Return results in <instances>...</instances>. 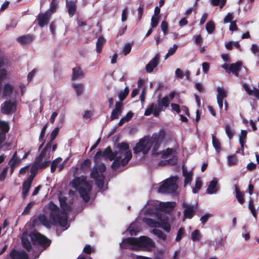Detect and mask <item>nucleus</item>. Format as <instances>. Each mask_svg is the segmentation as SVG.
<instances>
[{
  "instance_id": "obj_1",
  "label": "nucleus",
  "mask_w": 259,
  "mask_h": 259,
  "mask_svg": "<svg viewBox=\"0 0 259 259\" xmlns=\"http://www.w3.org/2000/svg\"><path fill=\"white\" fill-rule=\"evenodd\" d=\"M164 137L165 132L163 131H161L158 133H155L153 134L152 137H144L140 140L139 142L134 148V153L137 154L142 152L144 154H146L153 146L152 155H159V153H157V151L159 149Z\"/></svg>"
},
{
  "instance_id": "obj_2",
  "label": "nucleus",
  "mask_w": 259,
  "mask_h": 259,
  "mask_svg": "<svg viewBox=\"0 0 259 259\" xmlns=\"http://www.w3.org/2000/svg\"><path fill=\"white\" fill-rule=\"evenodd\" d=\"M132 245L135 247L131 248L135 250L139 248L144 250L149 251L155 247L154 242L150 238L141 236L139 238L128 237L124 238L120 246L123 249L129 248V246Z\"/></svg>"
},
{
  "instance_id": "obj_3",
  "label": "nucleus",
  "mask_w": 259,
  "mask_h": 259,
  "mask_svg": "<svg viewBox=\"0 0 259 259\" xmlns=\"http://www.w3.org/2000/svg\"><path fill=\"white\" fill-rule=\"evenodd\" d=\"M72 186L74 188L78 190L80 197L85 202H88L90 199L89 193L92 190V186L88 181L87 178L76 177L72 181Z\"/></svg>"
},
{
  "instance_id": "obj_4",
  "label": "nucleus",
  "mask_w": 259,
  "mask_h": 259,
  "mask_svg": "<svg viewBox=\"0 0 259 259\" xmlns=\"http://www.w3.org/2000/svg\"><path fill=\"white\" fill-rule=\"evenodd\" d=\"M49 209L51 212L50 219L52 224L65 227L67 223V215L64 210H60L58 207L52 201L49 204Z\"/></svg>"
},
{
  "instance_id": "obj_5",
  "label": "nucleus",
  "mask_w": 259,
  "mask_h": 259,
  "mask_svg": "<svg viewBox=\"0 0 259 259\" xmlns=\"http://www.w3.org/2000/svg\"><path fill=\"white\" fill-rule=\"evenodd\" d=\"M169 101L167 96L163 97L161 100H158V105L154 103L149 104L146 108L144 115L149 116L151 114L155 117H158L160 113L163 110V107H167L169 106Z\"/></svg>"
},
{
  "instance_id": "obj_6",
  "label": "nucleus",
  "mask_w": 259,
  "mask_h": 259,
  "mask_svg": "<svg viewBox=\"0 0 259 259\" xmlns=\"http://www.w3.org/2000/svg\"><path fill=\"white\" fill-rule=\"evenodd\" d=\"M178 177H171L164 181L163 184L158 188V192L161 193L171 194L175 193L178 189L177 184Z\"/></svg>"
},
{
  "instance_id": "obj_7",
  "label": "nucleus",
  "mask_w": 259,
  "mask_h": 259,
  "mask_svg": "<svg viewBox=\"0 0 259 259\" xmlns=\"http://www.w3.org/2000/svg\"><path fill=\"white\" fill-rule=\"evenodd\" d=\"M30 236L32 244L38 245L43 249H46L51 243V240L38 232H30Z\"/></svg>"
},
{
  "instance_id": "obj_8",
  "label": "nucleus",
  "mask_w": 259,
  "mask_h": 259,
  "mask_svg": "<svg viewBox=\"0 0 259 259\" xmlns=\"http://www.w3.org/2000/svg\"><path fill=\"white\" fill-rule=\"evenodd\" d=\"M132 157V153L129 152L127 153L125 157H123L122 159H121L120 156L115 157L113 160V162L111 166L113 170H116L118 168L120 165L125 166L130 161Z\"/></svg>"
},
{
  "instance_id": "obj_9",
  "label": "nucleus",
  "mask_w": 259,
  "mask_h": 259,
  "mask_svg": "<svg viewBox=\"0 0 259 259\" xmlns=\"http://www.w3.org/2000/svg\"><path fill=\"white\" fill-rule=\"evenodd\" d=\"M16 103L15 102H12L10 100L6 101L2 105L1 112L5 114H10L13 110L15 111Z\"/></svg>"
},
{
  "instance_id": "obj_10",
  "label": "nucleus",
  "mask_w": 259,
  "mask_h": 259,
  "mask_svg": "<svg viewBox=\"0 0 259 259\" xmlns=\"http://www.w3.org/2000/svg\"><path fill=\"white\" fill-rule=\"evenodd\" d=\"M50 17L51 14L48 12L39 14L37 17L38 25L40 27H43L47 25L49 22Z\"/></svg>"
},
{
  "instance_id": "obj_11",
  "label": "nucleus",
  "mask_w": 259,
  "mask_h": 259,
  "mask_svg": "<svg viewBox=\"0 0 259 259\" xmlns=\"http://www.w3.org/2000/svg\"><path fill=\"white\" fill-rule=\"evenodd\" d=\"M122 103L121 102H116L115 108L111 112L110 119L111 120L117 119L120 115L122 110Z\"/></svg>"
},
{
  "instance_id": "obj_12",
  "label": "nucleus",
  "mask_w": 259,
  "mask_h": 259,
  "mask_svg": "<svg viewBox=\"0 0 259 259\" xmlns=\"http://www.w3.org/2000/svg\"><path fill=\"white\" fill-rule=\"evenodd\" d=\"M182 206L185 208L184 210V217L185 218L191 219L193 218L195 212L194 205H190L184 203Z\"/></svg>"
},
{
  "instance_id": "obj_13",
  "label": "nucleus",
  "mask_w": 259,
  "mask_h": 259,
  "mask_svg": "<svg viewBox=\"0 0 259 259\" xmlns=\"http://www.w3.org/2000/svg\"><path fill=\"white\" fill-rule=\"evenodd\" d=\"M23 247L27 251H30L31 249V240L30 233H23L21 238Z\"/></svg>"
},
{
  "instance_id": "obj_14",
  "label": "nucleus",
  "mask_w": 259,
  "mask_h": 259,
  "mask_svg": "<svg viewBox=\"0 0 259 259\" xmlns=\"http://www.w3.org/2000/svg\"><path fill=\"white\" fill-rule=\"evenodd\" d=\"M10 256L11 259H28V255L24 251H19L13 249L10 252Z\"/></svg>"
},
{
  "instance_id": "obj_15",
  "label": "nucleus",
  "mask_w": 259,
  "mask_h": 259,
  "mask_svg": "<svg viewBox=\"0 0 259 259\" xmlns=\"http://www.w3.org/2000/svg\"><path fill=\"white\" fill-rule=\"evenodd\" d=\"M219 188L218 181L217 180H213L210 182L209 185L206 189V192L209 194H212L217 193Z\"/></svg>"
},
{
  "instance_id": "obj_16",
  "label": "nucleus",
  "mask_w": 259,
  "mask_h": 259,
  "mask_svg": "<svg viewBox=\"0 0 259 259\" xmlns=\"http://www.w3.org/2000/svg\"><path fill=\"white\" fill-rule=\"evenodd\" d=\"M76 3V0L74 2L72 1H66V7L67 8L69 16L70 17H73L76 11L77 7Z\"/></svg>"
},
{
  "instance_id": "obj_17",
  "label": "nucleus",
  "mask_w": 259,
  "mask_h": 259,
  "mask_svg": "<svg viewBox=\"0 0 259 259\" xmlns=\"http://www.w3.org/2000/svg\"><path fill=\"white\" fill-rule=\"evenodd\" d=\"M34 39L32 34L23 35L18 37L17 40L22 45H25L30 43Z\"/></svg>"
},
{
  "instance_id": "obj_18",
  "label": "nucleus",
  "mask_w": 259,
  "mask_h": 259,
  "mask_svg": "<svg viewBox=\"0 0 259 259\" xmlns=\"http://www.w3.org/2000/svg\"><path fill=\"white\" fill-rule=\"evenodd\" d=\"M225 71L228 73H233L238 77L239 72L241 70V66H222Z\"/></svg>"
},
{
  "instance_id": "obj_19",
  "label": "nucleus",
  "mask_w": 259,
  "mask_h": 259,
  "mask_svg": "<svg viewBox=\"0 0 259 259\" xmlns=\"http://www.w3.org/2000/svg\"><path fill=\"white\" fill-rule=\"evenodd\" d=\"M116 154V151L113 152L110 146L107 147L103 152V157L110 161L115 158Z\"/></svg>"
},
{
  "instance_id": "obj_20",
  "label": "nucleus",
  "mask_w": 259,
  "mask_h": 259,
  "mask_svg": "<svg viewBox=\"0 0 259 259\" xmlns=\"http://www.w3.org/2000/svg\"><path fill=\"white\" fill-rule=\"evenodd\" d=\"M51 147V144L48 143L44 148L42 150L39 155L36 158L34 162L38 163H40L42 160L43 158L45 156L47 151L49 149H50Z\"/></svg>"
},
{
  "instance_id": "obj_21",
  "label": "nucleus",
  "mask_w": 259,
  "mask_h": 259,
  "mask_svg": "<svg viewBox=\"0 0 259 259\" xmlns=\"http://www.w3.org/2000/svg\"><path fill=\"white\" fill-rule=\"evenodd\" d=\"M73 74L72 75V79L75 80L79 77H82L83 76V73L80 66H78L73 68Z\"/></svg>"
},
{
  "instance_id": "obj_22",
  "label": "nucleus",
  "mask_w": 259,
  "mask_h": 259,
  "mask_svg": "<svg viewBox=\"0 0 259 259\" xmlns=\"http://www.w3.org/2000/svg\"><path fill=\"white\" fill-rule=\"evenodd\" d=\"M14 90V87L13 85L7 83L5 84L3 92V96L4 97L10 96L12 94Z\"/></svg>"
},
{
  "instance_id": "obj_23",
  "label": "nucleus",
  "mask_w": 259,
  "mask_h": 259,
  "mask_svg": "<svg viewBox=\"0 0 259 259\" xmlns=\"http://www.w3.org/2000/svg\"><path fill=\"white\" fill-rule=\"evenodd\" d=\"M106 43V39L103 36H100L96 42V51L98 53H100L102 51L104 45Z\"/></svg>"
},
{
  "instance_id": "obj_24",
  "label": "nucleus",
  "mask_w": 259,
  "mask_h": 259,
  "mask_svg": "<svg viewBox=\"0 0 259 259\" xmlns=\"http://www.w3.org/2000/svg\"><path fill=\"white\" fill-rule=\"evenodd\" d=\"M31 185L24 182L22 184V197L25 199L28 194Z\"/></svg>"
},
{
  "instance_id": "obj_25",
  "label": "nucleus",
  "mask_w": 259,
  "mask_h": 259,
  "mask_svg": "<svg viewBox=\"0 0 259 259\" xmlns=\"http://www.w3.org/2000/svg\"><path fill=\"white\" fill-rule=\"evenodd\" d=\"M212 144L215 151L219 153L221 150V143L215 136L212 135Z\"/></svg>"
},
{
  "instance_id": "obj_26",
  "label": "nucleus",
  "mask_w": 259,
  "mask_h": 259,
  "mask_svg": "<svg viewBox=\"0 0 259 259\" xmlns=\"http://www.w3.org/2000/svg\"><path fill=\"white\" fill-rule=\"evenodd\" d=\"M183 175L185 177L184 185L186 186L189 183H190L192 180V174L191 172H188L183 168Z\"/></svg>"
},
{
  "instance_id": "obj_27",
  "label": "nucleus",
  "mask_w": 259,
  "mask_h": 259,
  "mask_svg": "<svg viewBox=\"0 0 259 259\" xmlns=\"http://www.w3.org/2000/svg\"><path fill=\"white\" fill-rule=\"evenodd\" d=\"M38 218L40 223L45 226L49 227L50 225V222L48 220L47 217L44 213H40L38 215Z\"/></svg>"
},
{
  "instance_id": "obj_28",
  "label": "nucleus",
  "mask_w": 259,
  "mask_h": 259,
  "mask_svg": "<svg viewBox=\"0 0 259 259\" xmlns=\"http://www.w3.org/2000/svg\"><path fill=\"white\" fill-rule=\"evenodd\" d=\"M21 161V159L17 157V152H15L12 156L9 164H12V167L16 166L17 165L19 164Z\"/></svg>"
},
{
  "instance_id": "obj_29",
  "label": "nucleus",
  "mask_w": 259,
  "mask_h": 259,
  "mask_svg": "<svg viewBox=\"0 0 259 259\" xmlns=\"http://www.w3.org/2000/svg\"><path fill=\"white\" fill-rule=\"evenodd\" d=\"M174 152V149L167 148L165 150H163L160 152L157 151V153H159V154H161L162 158L165 159L167 158L169 155H170Z\"/></svg>"
},
{
  "instance_id": "obj_30",
  "label": "nucleus",
  "mask_w": 259,
  "mask_h": 259,
  "mask_svg": "<svg viewBox=\"0 0 259 259\" xmlns=\"http://www.w3.org/2000/svg\"><path fill=\"white\" fill-rule=\"evenodd\" d=\"M235 192H236V198L237 199V201H238V202L240 204H243L245 201L243 194L236 186Z\"/></svg>"
},
{
  "instance_id": "obj_31",
  "label": "nucleus",
  "mask_w": 259,
  "mask_h": 259,
  "mask_svg": "<svg viewBox=\"0 0 259 259\" xmlns=\"http://www.w3.org/2000/svg\"><path fill=\"white\" fill-rule=\"evenodd\" d=\"M228 164L231 166L237 164L238 159L235 154L229 155L227 157Z\"/></svg>"
},
{
  "instance_id": "obj_32",
  "label": "nucleus",
  "mask_w": 259,
  "mask_h": 259,
  "mask_svg": "<svg viewBox=\"0 0 259 259\" xmlns=\"http://www.w3.org/2000/svg\"><path fill=\"white\" fill-rule=\"evenodd\" d=\"M144 222L151 227H158L160 226V223L150 218H146Z\"/></svg>"
},
{
  "instance_id": "obj_33",
  "label": "nucleus",
  "mask_w": 259,
  "mask_h": 259,
  "mask_svg": "<svg viewBox=\"0 0 259 259\" xmlns=\"http://www.w3.org/2000/svg\"><path fill=\"white\" fill-rule=\"evenodd\" d=\"M225 132L230 140L232 139L235 134V131L232 128L229 124L225 125Z\"/></svg>"
},
{
  "instance_id": "obj_34",
  "label": "nucleus",
  "mask_w": 259,
  "mask_h": 259,
  "mask_svg": "<svg viewBox=\"0 0 259 259\" xmlns=\"http://www.w3.org/2000/svg\"><path fill=\"white\" fill-rule=\"evenodd\" d=\"M227 0H210V4L213 6H219L222 9L226 5Z\"/></svg>"
},
{
  "instance_id": "obj_35",
  "label": "nucleus",
  "mask_w": 259,
  "mask_h": 259,
  "mask_svg": "<svg viewBox=\"0 0 259 259\" xmlns=\"http://www.w3.org/2000/svg\"><path fill=\"white\" fill-rule=\"evenodd\" d=\"M129 94V89L126 87L123 91H120L118 93V98L120 102L123 101Z\"/></svg>"
},
{
  "instance_id": "obj_36",
  "label": "nucleus",
  "mask_w": 259,
  "mask_h": 259,
  "mask_svg": "<svg viewBox=\"0 0 259 259\" xmlns=\"http://www.w3.org/2000/svg\"><path fill=\"white\" fill-rule=\"evenodd\" d=\"M206 30L208 33H212L215 30V24L213 21H208L206 24Z\"/></svg>"
},
{
  "instance_id": "obj_37",
  "label": "nucleus",
  "mask_w": 259,
  "mask_h": 259,
  "mask_svg": "<svg viewBox=\"0 0 259 259\" xmlns=\"http://www.w3.org/2000/svg\"><path fill=\"white\" fill-rule=\"evenodd\" d=\"M176 203L175 202H166L160 203V206L162 209H172L176 206Z\"/></svg>"
},
{
  "instance_id": "obj_38",
  "label": "nucleus",
  "mask_w": 259,
  "mask_h": 259,
  "mask_svg": "<svg viewBox=\"0 0 259 259\" xmlns=\"http://www.w3.org/2000/svg\"><path fill=\"white\" fill-rule=\"evenodd\" d=\"M72 87L74 89L75 92L78 96H80L83 92V85L82 83L72 84Z\"/></svg>"
},
{
  "instance_id": "obj_39",
  "label": "nucleus",
  "mask_w": 259,
  "mask_h": 259,
  "mask_svg": "<svg viewBox=\"0 0 259 259\" xmlns=\"http://www.w3.org/2000/svg\"><path fill=\"white\" fill-rule=\"evenodd\" d=\"M105 177L104 176L95 179L96 184L99 189L102 190L103 188L104 184Z\"/></svg>"
},
{
  "instance_id": "obj_40",
  "label": "nucleus",
  "mask_w": 259,
  "mask_h": 259,
  "mask_svg": "<svg viewBox=\"0 0 259 259\" xmlns=\"http://www.w3.org/2000/svg\"><path fill=\"white\" fill-rule=\"evenodd\" d=\"M9 129L10 127L7 122L3 121H0V130H1L0 133L6 134L8 132Z\"/></svg>"
},
{
  "instance_id": "obj_41",
  "label": "nucleus",
  "mask_w": 259,
  "mask_h": 259,
  "mask_svg": "<svg viewBox=\"0 0 259 259\" xmlns=\"http://www.w3.org/2000/svg\"><path fill=\"white\" fill-rule=\"evenodd\" d=\"M103 176V174H101L98 170L97 167L94 166L92 169L91 172V177L92 178L95 179Z\"/></svg>"
},
{
  "instance_id": "obj_42",
  "label": "nucleus",
  "mask_w": 259,
  "mask_h": 259,
  "mask_svg": "<svg viewBox=\"0 0 259 259\" xmlns=\"http://www.w3.org/2000/svg\"><path fill=\"white\" fill-rule=\"evenodd\" d=\"M248 208L254 218L257 217V212L255 210L254 202L252 199H250L248 202Z\"/></svg>"
},
{
  "instance_id": "obj_43",
  "label": "nucleus",
  "mask_w": 259,
  "mask_h": 259,
  "mask_svg": "<svg viewBox=\"0 0 259 259\" xmlns=\"http://www.w3.org/2000/svg\"><path fill=\"white\" fill-rule=\"evenodd\" d=\"M158 227L162 228L166 232H169L170 231V225L164 220H161V223H160V226H158Z\"/></svg>"
},
{
  "instance_id": "obj_44",
  "label": "nucleus",
  "mask_w": 259,
  "mask_h": 259,
  "mask_svg": "<svg viewBox=\"0 0 259 259\" xmlns=\"http://www.w3.org/2000/svg\"><path fill=\"white\" fill-rule=\"evenodd\" d=\"M153 233L156 235L159 238L162 239L163 240H165L166 238V236L164 234L163 232L158 229H153Z\"/></svg>"
},
{
  "instance_id": "obj_45",
  "label": "nucleus",
  "mask_w": 259,
  "mask_h": 259,
  "mask_svg": "<svg viewBox=\"0 0 259 259\" xmlns=\"http://www.w3.org/2000/svg\"><path fill=\"white\" fill-rule=\"evenodd\" d=\"M247 136V132L245 130H242L241 132V135L239 136V143L243 148L244 144V140L246 139Z\"/></svg>"
},
{
  "instance_id": "obj_46",
  "label": "nucleus",
  "mask_w": 259,
  "mask_h": 259,
  "mask_svg": "<svg viewBox=\"0 0 259 259\" xmlns=\"http://www.w3.org/2000/svg\"><path fill=\"white\" fill-rule=\"evenodd\" d=\"M201 238L200 231L199 230H195L191 234V239L193 241H199Z\"/></svg>"
},
{
  "instance_id": "obj_47",
  "label": "nucleus",
  "mask_w": 259,
  "mask_h": 259,
  "mask_svg": "<svg viewBox=\"0 0 259 259\" xmlns=\"http://www.w3.org/2000/svg\"><path fill=\"white\" fill-rule=\"evenodd\" d=\"M217 91L218 93L217 95V98H219L222 99H224L225 98L227 97V92L225 90L218 87L217 88Z\"/></svg>"
},
{
  "instance_id": "obj_48",
  "label": "nucleus",
  "mask_w": 259,
  "mask_h": 259,
  "mask_svg": "<svg viewBox=\"0 0 259 259\" xmlns=\"http://www.w3.org/2000/svg\"><path fill=\"white\" fill-rule=\"evenodd\" d=\"M202 187V182L199 179H197L195 181V187L193 188V193H197Z\"/></svg>"
},
{
  "instance_id": "obj_49",
  "label": "nucleus",
  "mask_w": 259,
  "mask_h": 259,
  "mask_svg": "<svg viewBox=\"0 0 259 259\" xmlns=\"http://www.w3.org/2000/svg\"><path fill=\"white\" fill-rule=\"evenodd\" d=\"M61 158H58L52 161L51 165V171L52 173L55 171L58 164L61 161Z\"/></svg>"
},
{
  "instance_id": "obj_50",
  "label": "nucleus",
  "mask_w": 259,
  "mask_h": 259,
  "mask_svg": "<svg viewBox=\"0 0 259 259\" xmlns=\"http://www.w3.org/2000/svg\"><path fill=\"white\" fill-rule=\"evenodd\" d=\"M117 148H118V150L127 151H131L129 149V146L127 143L122 142L117 145Z\"/></svg>"
},
{
  "instance_id": "obj_51",
  "label": "nucleus",
  "mask_w": 259,
  "mask_h": 259,
  "mask_svg": "<svg viewBox=\"0 0 259 259\" xmlns=\"http://www.w3.org/2000/svg\"><path fill=\"white\" fill-rule=\"evenodd\" d=\"M185 234V229L184 228H180L178 232H177V236H176V241L177 242H179L180 241L182 237L184 236Z\"/></svg>"
},
{
  "instance_id": "obj_52",
  "label": "nucleus",
  "mask_w": 259,
  "mask_h": 259,
  "mask_svg": "<svg viewBox=\"0 0 259 259\" xmlns=\"http://www.w3.org/2000/svg\"><path fill=\"white\" fill-rule=\"evenodd\" d=\"M8 169H9V167L6 166L5 168H4V169H3L2 172L0 173V181L1 182H3L6 179V176L8 174Z\"/></svg>"
},
{
  "instance_id": "obj_53",
  "label": "nucleus",
  "mask_w": 259,
  "mask_h": 259,
  "mask_svg": "<svg viewBox=\"0 0 259 259\" xmlns=\"http://www.w3.org/2000/svg\"><path fill=\"white\" fill-rule=\"evenodd\" d=\"M178 45H177L176 44H174L173 45L172 48H170L169 49L167 53L165 56V59H166L168 56L172 55L176 52L177 49H178Z\"/></svg>"
},
{
  "instance_id": "obj_54",
  "label": "nucleus",
  "mask_w": 259,
  "mask_h": 259,
  "mask_svg": "<svg viewBox=\"0 0 259 259\" xmlns=\"http://www.w3.org/2000/svg\"><path fill=\"white\" fill-rule=\"evenodd\" d=\"M160 59V55L156 54L154 58H153L147 65H158Z\"/></svg>"
},
{
  "instance_id": "obj_55",
  "label": "nucleus",
  "mask_w": 259,
  "mask_h": 259,
  "mask_svg": "<svg viewBox=\"0 0 259 259\" xmlns=\"http://www.w3.org/2000/svg\"><path fill=\"white\" fill-rule=\"evenodd\" d=\"M166 160L168 165H175L178 162V157L176 155H175L173 156L172 158Z\"/></svg>"
},
{
  "instance_id": "obj_56",
  "label": "nucleus",
  "mask_w": 259,
  "mask_h": 259,
  "mask_svg": "<svg viewBox=\"0 0 259 259\" xmlns=\"http://www.w3.org/2000/svg\"><path fill=\"white\" fill-rule=\"evenodd\" d=\"M159 17L153 16L151 18V25L152 28H155L157 26L159 23Z\"/></svg>"
},
{
  "instance_id": "obj_57",
  "label": "nucleus",
  "mask_w": 259,
  "mask_h": 259,
  "mask_svg": "<svg viewBox=\"0 0 259 259\" xmlns=\"http://www.w3.org/2000/svg\"><path fill=\"white\" fill-rule=\"evenodd\" d=\"M58 0H52L51 4H50V10L52 13H54L56 11V9L58 5Z\"/></svg>"
},
{
  "instance_id": "obj_58",
  "label": "nucleus",
  "mask_w": 259,
  "mask_h": 259,
  "mask_svg": "<svg viewBox=\"0 0 259 259\" xmlns=\"http://www.w3.org/2000/svg\"><path fill=\"white\" fill-rule=\"evenodd\" d=\"M59 128L56 127L53 130V131L51 133V141L49 143L51 144L52 142H53L56 138L57 136L59 133Z\"/></svg>"
},
{
  "instance_id": "obj_59",
  "label": "nucleus",
  "mask_w": 259,
  "mask_h": 259,
  "mask_svg": "<svg viewBox=\"0 0 259 259\" xmlns=\"http://www.w3.org/2000/svg\"><path fill=\"white\" fill-rule=\"evenodd\" d=\"M38 169H39V168L38 166V163L34 162V163L32 164L30 168V173L31 174H33L34 175H36Z\"/></svg>"
},
{
  "instance_id": "obj_60",
  "label": "nucleus",
  "mask_w": 259,
  "mask_h": 259,
  "mask_svg": "<svg viewBox=\"0 0 259 259\" xmlns=\"http://www.w3.org/2000/svg\"><path fill=\"white\" fill-rule=\"evenodd\" d=\"M33 204V202H30L27 204L26 206L24 208L23 211L22 212V214H27L29 213L30 210L31 209L32 205Z\"/></svg>"
},
{
  "instance_id": "obj_61",
  "label": "nucleus",
  "mask_w": 259,
  "mask_h": 259,
  "mask_svg": "<svg viewBox=\"0 0 259 259\" xmlns=\"http://www.w3.org/2000/svg\"><path fill=\"white\" fill-rule=\"evenodd\" d=\"M94 251V248L92 247L90 245H86L83 248V252L85 253L90 254L92 252Z\"/></svg>"
},
{
  "instance_id": "obj_62",
  "label": "nucleus",
  "mask_w": 259,
  "mask_h": 259,
  "mask_svg": "<svg viewBox=\"0 0 259 259\" xmlns=\"http://www.w3.org/2000/svg\"><path fill=\"white\" fill-rule=\"evenodd\" d=\"M162 31L164 34H166L168 31V23L165 21H163L160 25Z\"/></svg>"
},
{
  "instance_id": "obj_63",
  "label": "nucleus",
  "mask_w": 259,
  "mask_h": 259,
  "mask_svg": "<svg viewBox=\"0 0 259 259\" xmlns=\"http://www.w3.org/2000/svg\"><path fill=\"white\" fill-rule=\"evenodd\" d=\"M131 49H132V45L128 43V44H125L123 49V54L125 55H127V54H128L130 53Z\"/></svg>"
},
{
  "instance_id": "obj_64",
  "label": "nucleus",
  "mask_w": 259,
  "mask_h": 259,
  "mask_svg": "<svg viewBox=\"0 0 259 259\" xmlns=\"http://www.w3.org/2000/svg\"><path fill=\"white\" fill-rule=\"evenodd\" d=\"M233 18V14L228 13L224 19V23H231V22L233 21L232 20Z\"/></svg>"
}]
</instances>
